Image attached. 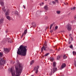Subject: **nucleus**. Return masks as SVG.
<instances>
[{"mask_svg":"<svg viewBox=\"0 0 76 76\" xmlns=\"http://www.w3.org/2000/svg\"><path fill=\"white\" fill-rule=\"evenodd\" d=\"M50 60L51 61H53V60H54V58L53 57H51L50 58Z\"/></svg>","mask_w":76,"mask_h":76,"instance_id":"17","label":"nucleus"},{"mask_svg":"<svg viewBox=\"0 0 76 76\" xmlns=\"http://www.w3.org/2000/svg\"><path fill=\"white\" fill-rule=\"evenodd\" d=\"M3 56V54L1 53H0V56L2 57Z\"/></svg>","mask_w":76,"mask_h":76,"instance_id":"30","label":"nucleus"},{"mask_svg":"<svg viewBox=\"0 0 76 76\" xmlns=\"http://www.w3.org/2000/svg\"><path fill=\"white\" fill-rule=\"evenodd\" d=\"M74 56H76V52L74 51L72 52Z\"/></svg>","mask_w":76,"mask_h":76,"instance_id":"19","label":"nucleus"},{"mask_svg":"<svg viewBox=\"0 0 76 76\" xmlns=\"http://www.w3.org/2000/svg\"><path fill=\"white\" fill-rule=\"evenodd\" d=\"M15 14L16 15H18V12L17 11H15Z\"/></svg>","mask_w":76,"mask_h":76,"instance_id":"22","label":"nucleus"},{"mask_svg":"<svg viewBox=\"0 0 76 76\" xmlns=\"http://www.w3.org/2000/svg\"><path fill=\"white\" fill-rule=\"evenodd\" d=\"M67 57V56L66 55H64V59H66Z\"/></svg>","mask_w":76,"mask_h":76,"instance_id":"20","label":"nucleus"},{"mask_svg":"<svg viewBox=\"0 0 76 76\" xmlns=\"http://www.w3.org/2000/svg\"><path fill=\"white\" fill-rule=\"evenodd\" d=\"M12 15H15V11H12Z\"/></svg>","mask_w":76,"mask_h":76,"instance_id":"27","label":"nucleus"},{"mask_svg":"<svg viewBox=\"0 0 76 76\" xmlns=\"http://www.w3.org/2000/svg\"><path fill=\"white\" fill-rule=\"evenodd\" d=\"M45 1H47V0H45Z\"/></svg>","mask_w":76,"mask_h":76,"instance_id":"45","label":"nucleus"},{"mask_svg":"<svg viewBox=\"0 0 76 76\" xmlns=\"http://www.w3.org/2000/svg\"><path fill=\"white\" fill-rule=\"evenodd\" d=\"M5 62L6 61L3 58H0V65H3V64H5Z\"/></svg>","mask_w":76,"mask_h":76,"instance_id":"8","label":"nucleus"},{"mask_svg":"<svg viewBox=\"0 0 76 76\" xmlns=\"http://www.w3.org/2000/svg\"><path fill=\"white\" fill-rule=\"evenodd\" d=\"M69 36L70 37H71L70 36H71V35H72V34H69Z\"/></svg>","mask_w":76,"mask_h":76,"instance_id":"40","label":"nucleus"},{"mask_svg":"<svg viewBox=\"0 0 76 76\" xmlns=\"http://www.w3.org/2000/svg\"><path fill=\"white\" fill-rule=\"evenodd\" d=\"M70 43H71V42H70V41H69V44H70Z\"/></svg>","mask_w":76,"mask_h":76,"instance_id":"42","label":"nucleus"},{"mask_svg":"<svg viewBox=\"0 0 76 76\" xmlns=\"http://www.w3.org/2000/svg\"><path fill=\"white\" fill-rule=\"evenodd\" d=\"M66 64L65 63L62 64L61 66V68H60V70H62L63 69H64L66 67Z\"/></svg>","mask_w":76,"mask_h":76,"instance_id":"11","label":"nucleus"},{"mask_svg":"<svg viewBox=\"0 0 76 76\" xmlns=\"http://www.w3.org/2000/svg\"><path fill=\"white\" fill-rule=\"evenodd\" d=\"M56 12L57 14H60V11H57Z\"/></svg>","mask_w":76,"mask_h":76,"instance_id":"24","label":"nucleus"},{"mask_svg":"<svg viewBox=\"0 0 76 76\" xmlns=\"http://www.w3.org/2000/svg\"><path fill=\"white\" fill-rule=\"evenodd\" d=\"M74 19L76 20V15L74 17Z\"/></svg>","mask_w":76,"mask_h":76,"instance_id":"35","label":"nucleus"},{"mask_svg":"<svg viewBox=\"0 0 76 76\" xmlns=\"http://www.w3.org/2000/svg\"><path fill=\"white\" fill-rule=\"evenodd\" d=\"M10 51V49L8 48H4V52L5 54H7Z\"/></svg>","mask_w":76,"mask_h":76,"instance_id":"9","label":"nucleus"},{"mask_svg":"<svg viewBox=\"0 0 76 76\" xmlns=\"http://www.w3.org/2000/svg\"><path fill=\"white\" fill-rule=\"evenodd\" d=\"M45 9V10H48V7H47V6L45 5L44 7Z\"/></svg>","mask_w":76,"mask_h":76,"instance_id":"15","label":"nucleus"},{"mask_svg":"<svg viewBox=\"0 0 76 76\" xmlns=\"http://www.w3.org/2000/svg\"><path fill=\"white\" fill-rule=\"evenodd\" d=\"M23 7H24V9H25V6H24V5H23Z\"/></svg>","mask_w":76,"mask_h":76,"instance_id":"38","label":"nucleus"},{"mask_svg":"<svg viewBox=\"0 0 76 76\" xmlns=\"http://www.w3.org/2000/svg\"><path fill=\"white\" fill-rule=\"evenodd\" d=\"M55 29H57V28H58V26H56L55 27Z\"/></svg>","mask_w":76,"mask_h":76,"instance_id":"33","label":"nucleus"},{"mask_svg":"<svg viewBox=\"0 0 76 76\" xmlns=\"http://www.w3.org/2000/svg\"><path fill=\"white\" fill-rule=\"evenodd\" d=\"M71 39H72V41H73V38H72V37H71Z\"/></svg>","mask_w":76,"mask_h":76,"instance_id":"39","label":"nucleus"},{"mask_svg":"<svg viewBox=\"0 0 76 76\" xmlns=\"http://www.w3.org/2000/svg\"><path fill=\"white\" fill-rule=\"evenodd\" d=\"M44 4V2H42L41 4H40V6H42Z\"/></svg>","mask_w":76,"mask_h":76,"instance_id":"31","label":"nucleus"},{"mask_svg":"<svg viewBox=\"0 0 76 76\" xmlns=\"http://www.w3.org/2000/svg\"><path fill=\"white\" fill-rule=\"evenodd\" d=\"M66 5H67V4H68V3H66Z\"/></svg>","mask_w":76,"mask_h":76,"instance_id":"44","label":"nucleus"},{"mask_svg":"<svg viewBox=\"0 0 76 76\" xmlns=\"http://www.w3.org/2000/svg\"><path fill=\"white\" fill-rule=\"evenodd\" d=\"M26 47L23 45H21L18 48V51L17 52V54L21 55L23 56H26L27 52V49L26 48Z\"/></svg>","mask_w":76,"mask_h":76,"instance_id":"2","label":"nucleus"},{"mask_svg":"<svg viewBox=\"0 0 76 76\" xmlns=\"http://www.w3.org/2000/svg\"><path fill=\"white\" fill-rule=\"evenodd\" d=\"M34 63V60H32L30 63V65H32Z\"/></svg>","mask_w":76,"mask_h":76,"instance_id":"18","label":"nucleus"},{"mask_svg":"<svg viewBox=\"0 0 76 76\" xmlns=\"http://www.w3.org/2000/svg\"><path fill=\"white\" fill-rule=\"evenodd\" d=\"M5 32L6 33H7V32H8V31H7V30L5 31Z\"/></svg>","mask_w":76,"mask_h":76,"instance_id":"37","label":"nucleus"},{"mask_svg":"<svg viewBox=\"0 0 76 76\" xmlns=\"http://www.w3.org/2000/svg\"><path fill=\"white\" fill-rule=\"evenodd\" d=\"M56 63L55 62H53V69H51V72L54 73L55 72L57 71V68H56Z\"/></svg>","mask_w":76,"mask_h":76,"instance_id":"5","label":"nucleus"},{"mask_svg":"<svg viewBox=\"0 0 76 76\" xmlns=\"http://www.w3.org/2000/svg\"><path fill=\"white\" fill-rule=\"evenodd\" d=\"M71 10H72L73 11L76 9V7H73L72 8H71Z\"/></svg>","mask_w":76,"mask_h":76,"instance_id":"16","label":"nucleus"},{"mask_svg":"<svg viewBox=\"0 0 76 76\" xmlns=\"http://www.w3.org/2000/svg\"><path fill=\"white\" fill-rule=\"evenodd\" d=\"M8 42L9 43H11L12 42V40L10 38H8Z\"/></svg>","mask_w":76,"mask_h":76,"instance_id":"13","label":"nucleus"},{"mask_svg":"<svg viewBox=\"0 0 76 76\" xmlns=\"http://www.w3.org/2000/svg\"><path fill=\"white\" fill-rule=\"evenodd\" d=\"M64 4H65V5H66V3H64Z\"/></svg>","mask_w":76,"mask_h":76,"instance_id":"41","label":"nucleus"},{"mask_svg":"<svg viewBox=\"0 0 76 76\" xmlns=\"http://www.w3.org/2000/svg\"><path fill=\"white\" fill-rule=\"evenodd\" d=\"M52 3L53 4H56V2L53 1H52Z\"/></svg>","mask_w":76,"mask_h":76,"instance_id":"32","label":"nucleus"},{"mask_svg":"<svg viewBox=\"0 0 76 76\" xmlns=\"http://www.w3.org/2000/svg\"><path fill=\"white\" fill-rule=\"evenodd\" d=\"M4 21V18H1L0 20V23H3Z\"/></svg>","mask_w":76,"mask_h":76,"instance_id":"14","label":"nucleus"},{"mask_svg":"<svg viewBox=\"0 0 76 76\" xmlns=\"http://www.w3.org/2000/svg\"><path fill=\"white\" fill-rule=\"evenodd\" d=\"M0 4L2 7V10L4 12H6L7 11L6 9H5V7L4 6V2L2 1H0Z\"/></svg>","mask_w":76,"mask_h":76,"instance_id":"6","label":"nucleus"},{"mask_svg":"<svg viewBox=\"0 0 76 76\" xmlns=\"http://www.w3.org/2000/svg\"><path fill=\"white\" fill-rule=\"evenodd\" d=\"M52 75V72H51V73L50 74V75Z\"/></svg>","mask_w":76,"mask_h":76,"instance_id":"43","label":"nucleus"},{"mask_svg":"<svg viewBox=\"0 0 76 76\" xmlns=\"http://www.w3.org/2000/svg\"><path fill=\"white\" fill-rule=\"evenodd\" d=\"M55 1H56V3H58V0H54Z\"/></svg>","mask_w":76,"mask_h":76,"instance_id":"34","label":"nucleus"},{"mask_svg":"<svg viewBox=\"0 0 76 76\" xmlns=\"http://www.w3.org/2000/svg\"><path fill=\"white\" fill-rule=\"evenodd\" d=\"M60 58V56L58 55L57 57V60H59Z\"/></svg>","mask_w":76,"mask_h":76,"instance_id":"21","label":"nucleus"},{"mask_svg":"<svg viewBox=\"0 0 76 76\" xmlns=\"http://www.w3.org/2000/svg\"><path fill=\"white\" fill-rule=\"evenodd\" d=\"M49 54V53H46L44 55V56H45V57H46V56H48V54Z\"/></svg>","mask_w":76,"mask_h":76,"instance_id":"25","label":"nucleus"},{"mask_svg":"<svg viewBox=\"0 0 76 76\" xmlns=\"http://www.w3.org/2000/svg\"><path fill=\"white\" fill-rule=\"evenodd\" d=\"M43 49L45 51H52V49H50L49 47H48L47 46V42H45L44 43V45L42 47L41 51V52H43Z\"/></svg>","mask_w":76,"mask_h":76,"instance_id":"3","label":"nucleus"},{"mask_svg":"<svg viewBox=\"0 0 76 76\" xmlns=\"http://www.w3.org/2000/svg\"><path fill=\"white\" fill-rule=\"evenodd\" d=\"M66 28H67L68 31H71L72 30V26L68 24L66 26Z\"/></svg>","mask_w":76,"mask_h":76,"instance_id":"7","label":"nucleus"},{"mask_svg":"<svg viewBox=\"0 0 76 76\" xmlns=\"http://www.w3.org/2000/svg\"><path fill=\"white\" fill-rule=\"evenodd\" d=\"M74 64L75 67H76V60H75L74 61Z\"/></svg>","mask_w":76,"mask_h":76,"instance_id":"23","label":"nucleus"},{"mask_svg":"<svg viewBox=\"0 0 76 76\" xmlns=\"http://www.w3.org/2000/svg\"><path fill=\"white\" fill-rule=\"evenodd\" d=\"M39 68V66H35L34 67V71H36V73H38V69Z\"/></svg>","mask_w":76,"mask_h":76,"instance_id":"10","label":"nucleus"},{"mask_svg":"<svg viewBox=\"0 0 76 76\" xmlns=\"http://www.w3.org/2000/svg\"><path fill=\"white\" fill-rule=\"evenodd\" d=\"M27 32V30H25V31L24 32V33L22 34V36L21 37H23V36L24 35H26V33Z\"/></svg>","mask_w":76,"mask_h":76,"instance_id":"12","label":"nucleus"},{"mask_svg":"<svg viewBox=\"0 0 76 76\" xmlns=\"http://www.w3.org/2000/svg\"><path fill=\"white\" fill-rule=\"evenodd\" d=\"M45 20H47L48 19V17L46 16L45 18Z\"/></svg>","mask_w":76,"mask_h":76,"instance_id":"26","label":"nucleus"},{"mask_svg":"<svg viewBox=\"0 0 76 76\" xmlns=\"http://www.w3.org/2000/svg\"><path fill=\"white\" fill-rule=\"evenodd\" d=\"M5 13V14L6 15V17L7 19L10 20V16H8L9 15V13H10V10L9 9H7V10L5 11V12H4Z\"/></svg>","mask_w":76,"mask_h":76,"instance_id":"4","label":"nucleus"},{"mask_svg":"<svg viewBox=\"0 0 76 76\" xmlns=\"http://www.w3.org/2000/svg\"><path fill=\"white\" fill-rule=\"evenodd\" d=\"M53 26V24H52L50 25V29H51V27H52Z\"/></svg>","mask_w":76,"mask_h":76,"instance_id":"28","label":"nucleus"},{"mask_svg":"<svg viewBox=\"0 0 76 76\" xmlns=\"http://www.w3.org/2000/svg\"><path fill=\"white\" fill-rule=\"evenodd\" d=\"M24 40V39H23V40Z\"/></svg>","mask_w":76,"mask_h":76,"instance_id":"46","label":"nucleus"},{"mask_svg":"<svg viewBox=\"0 0 76 76\" xmlns=\"http://www.w3.org/2000/svg\"><path fill=\"white\" fill-rule=\"evenodd\" d=\"M18 67H15V69L16 70V74L15 73V70L14 69L13 67H12L10 69H9V70H10V72L11 73L12 76H20V74H21V72L22 70V66L19 65H18Z\"/></svg>","mask_w":76,"mask_h":76,"instance_id":"1","label":"nucleus"},{"mask_svg":"<svg viewBox=\"0 0 76 76\" xmlns=\"http://www.w3.org/2000/svg\"><path fill=\"white\" fill-rule=\"evenodd\" d=\"M69 47L70 48H73V45H71Z\"/></svg>","mask_w":76,"mask_h":76,"instance_id":"29","label":"nucleus"},{"mask_svg":"<svg viewBox=\"0 0 76 76\" xmlns=\"http://www.w3.org/2000/svg\"><path fill=\"white\" fill-rule=\"evenodd\" d=\"M50 32H51V33L52 32H53V30H50Z\"/></svg>","mask_w":76,"mask_h":76,"instance_id":"36","label":"nucleus"}]
</instances>
